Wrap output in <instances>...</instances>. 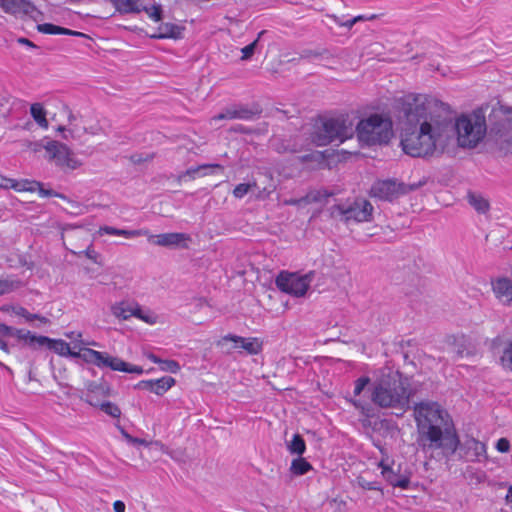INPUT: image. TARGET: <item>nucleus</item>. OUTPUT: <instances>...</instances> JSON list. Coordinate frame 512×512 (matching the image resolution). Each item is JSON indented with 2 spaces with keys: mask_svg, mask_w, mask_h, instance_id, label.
<instances>
[{
  "mask_svg": "<svg viewBox=\"0 0 512 512\" xmlns=\"http://www.w3.org/2000/svg\"><path fill=\"white\" fill-rule=\"evenodd\" d=\"M396 108L400 128H488V104L455 117L451 106L436 97L408 94L398 101Z\"/></svg>",
  "mask_w": 512,
  "mask_h": 512,
  "instance_id": "nucleus-1",
  "label": "nucleus"
},
{
  "mask_svg": "<svg viewBox=\"0 0 512 512\" xmlns=\"http://www.w3.org/2000/svg\"><path fill=\"white\" fill-rule=\"evenodd\" d=\"M414 417L418 447L424 453L439 449L444 457L451 458L460 441L449 414L436 402L422 401L415 404Z\"/></svg>",
  "mask_w": 512,
  "mask_h": 512,
  "instance_id": "nucleus-2",
  "label": "nucleus"
},
{
  "mask_svg": "<svg viewBox=\"0 0 512 512\" xmlns=\"http://www.w3.org/2000/svg\"><path fill=\"white\" fill-rule=\"evenodd\" d=\"M411 397L408 378L389 367L382 368L371 385L373 404L382 409L394 410L396 416H402L409 410Z\"/></svg>",
  "mask_w": 512,
  "mask_h": 512,
  "instance_id": "nucleus-3",
  "label": "nucleus"
},
{
  "mask_svg": "<svg viewBox=\"0 0 512 512\" xmlns=\"http://www.w3.org/2000/svg\"><path fill=\"white\" fill-rule=\"evenodd\" d=\"M455 139L444 130H404L400 145L403 151L412 157L437 156L448 151V146Z\"/></svg>",
  "mask_w": 512,
  "mask_h": 512,
  "instance_id": "nucleus-4",
  "label": "nucleus"
},
{
  "mask_svg": "<svg viewBox=\"0 0 512 512\" xmlns=\"http://www.w3.org/2000/svg\"><path fill=\"white\" fill-rule=\"evenodd\" d=\"M311 128H393L388 114L373 113L361 118L358 111L319 114L310 119Z\"/></svg>",
  "mask_w": 512,
  "mask_h": 512,
  "instance_id": "nucleus-5",
  "label": "nucleus"
},
{
  "mask_svg": "<svg viewBox=\"0 0 512 512\" xmlns=\"http://www.w3.org/2000/svg\"><path fill=\"white\" fill-rule=\"evenodd\" d=\"M330 216L346 224L350 222H370L373 219V206L363 197L341 200L329 209Z\"/></svg>",
  "mask_w": 512,
  "mask_h": 512,
  "instance_id": "nucleus-6",
  "label": "nucleus"
},
{
  "mask_svg": "<svg viewBox=\"0 0 512 512\" xmlns=\"http://www.w3.org/2000/svg\"><path fill=\"white\" fill-rule=\"evenodd\" d=\"M40 148L45 149V158L61 169L75 170L82 165L67 145L59 141L44 138L34 144L33 150Z\"/></svg>",
  "mask_w": 512,
  "mask_h": 512,
  "instance_id": "nucleus-7",
  "label": "nucleus"
},
{
  "mask_svg": "<svg viewBox=\"0 0 512 512\" xmlns=\"http://www.w3.org/2000/svg\"><path fill=\"white\" fill-rule=\"evenodd\" d=\"M426 183V179L413 184L397 182L394 179L379 180L371 186L369 195L382 201H393L400 195L415 191Z\"/></svg>",
  "mask_w": 512,
  "mask_h": 512,
  "instance_id": "nucleus-8",
  "label": "nucleus"
},
{
  "mask_svg": "<svg viewBox=\"0 0 512 512\" xmlns=\"http://www.w3.org/2000/svg\"><path fill=\"white\" fill-rule=\"evenodd\" d=\"M314 278V272L305 275L298 273L281 272L276 278V286L287 294L295 297H302L310 287Z\"/></svg>",
  "mask_w": 512,
  "mask_h": 512,
  "instance_id": "nucleus-9",
  "label": "nucleus"
},
{
  "mask_svg": "<svg viewBox=\"0 0 512 512\" xmlns=\"http://www.w3.org/2000/svg\"><path fill=\"white\" fill-rule=\"evenodd\" d=\"M262 113L260 104L253 102L251 104L233 103L226 106L220 113L211 118L212 121L217 120H254Z\"/></svg>",
  "mask_w": 512,
  "mask_h": 512,
  "instance_id": "nucleus-10",
  "label": "nucleus"
},
{
  "mask_svg": "<svg viewBox=\"0 0 512 512\" xmlns=\"http://www.w3.org/2000/svg\"><path fill=\"white\" fill-rule=\"evenodd\" d=\"M0 188L9 189L12 188L16 191H29L34 192L38 191L41 197H59L61 199H66L64 194L58 193L52 189H45L43 184L38 181H30V180H21L16 181L14 179H10L0 175Z\"/></svg>",
  "mask_w": 512,
  "mask_h": 512,
  "instance_id": "nucleus-11",
  "label": "nucleus"
},
{
  "mask_svg": "<svg viewBox=\"0 0 512 512\" xmlns=\"http://www.w3.org/2000/svg\"><path fill=\"white\" fill-rule=\"evenodd\" d=\"M354 136V130H315L311 134L312 142L317 146H339Z\"/></svg>",
  "mask_w": 512,
  "mask_h": 512,
  "instance_id": "nucleus-12",
  "label": "nucleus"
},
{
  "mask_svg": "<svg viewBox=\"0 0 512 512\" xmlns=\"http://www.w3.org/2000/svg\"><path fill=\"white\" fill-rule=\"evenodd\" d=\"M487 144L500 156L512 154V130H489Z\"/></svg>",
  "mask_w": 512,
  "mask_h": 512,
  "instance_id": "nucleus-13",
  "label": "nucleus"
},
{
  "mask_svg": "<svg viewBox=\"0 0 512 512\" xmlns=\"http://www.w3.org/2000/svg\"><path fill=\"white\" fill-rule=\"evenodd\" d=\"M381 474L383 478L393 487L407 489L410 485V473L407 471L401 472L400 465L395 469L394 464L387 465L384 461L379 463Z\"/></svg>",
  "mask_w": 512,
  "mask_h": 512,
  "instance_id": "nucleus-14",
  "label": "nucleus"
},
{
  "mask_svg": "<svg viewBox=\"0 0 512 512\" xmlns=\"http://www.w3.org/2000/svg\"><path fill=\"white\" fill-rule=\"evenodd\" d=\"M149 243L167 248H187L190 236L186 233L171 232L158 235H151Z\"/></svg>",
  "mask_w": 512,
  "mask_h": 512,
  "instance_id": "nucleus-15",
  "label": "nucleus"
},
{
  "mask_svg": "<svg viewBox=\"0 0 512 512\" xmlns=\"http://www.w3.org/2000/svg\"><path fill=\"white\" fill-rule=\"evenodd\" d=\"M361 146L388 144L394 137V130H355Z\"/></svg>",
  "mask_w": 512,
  "mask_h": 512,
  "instance_id": "nucleus-16",
  "label": "nucleus"
},
{
  "mask_svg": "<svg viewBox=\"0 0 512 512\" xmlns=\"http://www.w3.org/2000/svg\"><path fill=\"white\" fill-rule=\"evenodd\" d=\"M456 133L459 147L472 149L484 139L487 140L488 130H452Z\"/></svg>",
  "mask_w": 512,
  "mask_h": 512,
  "instance_id": "nucleus-17",
  "label": "nucleus"
},
{
  "mask_svg": "<svg viewBox=\"0 0 512 512\" xmlns=\"http://www.w3.org/2000/svg\"><path fill=\"white\" fill-rule=\"evenodd\" d=\"M491 128H512V107L498 103L489 114Z\"/></svg>",
  "mask_w": 512,
  "mask_h": 512,
  "instance_id": "nucleus-18",
  "label": "nucleus"
},
{
  "mask_svg": "<svg viewBox=\"0 0 512 512\" xmlns=\"http://www.w3.org/2000/svg\"><path fill=\"white\" fill-rule=\"evenodd\" d=\"M108 367L114 371L133 373V374H142L143 368L141 366L132 365L128 362L123 361L122 359L114 356H110L108 353L103 352V358L101 361V367Z\"/></svg>",
  "mask_w": 512,
  "mask_h": 512,
  "instance_id": "nucleus-19",
  "label": "nucleus"
},
{
  "mask_svg": "<svg viewBox=\"0 0 512 512\" xmlns=\"http://www.w3.org/2000/svg\"><path fill=\"white\" fill-rule=\"evenodd\" d=\"M1 9L11 15H31L37 11L36 6L30 0H0Z\"/></svg>",
  "mask_w": 512,
  "mask_h": 512,
  "instance_id": "nucleus-20",
  "label": "nucleus"
},
{
  "mask_svg": "<svg viewBox=\"0 0 512 512\" xmlns=\"http://www.w3.org/2000/svg\"><path fill=\"white\" fill-rule=\"evenodd\" d=\"M86 402L91 406L97 407L100 403L99 396L107 397L110 395L111 388L105 381H91L87 385Z\"/></svg>",
  "mask_w": 512,
  "mask_h": 512,
  "instance_id": "nucleus-21",
  "label": "nucleus"
},
{
  "mask_svg": "<svg viewBox=\"0 0 512 512\" xmlns=\"http://www.w3.org/2000/svg\"><path fill=\"white\" fill-rule=\"evenodd\" d=\"M225 341H232L234 342L235 348L241 347L243 348L248 354L256 355L261 352L262 350V343L259 341L258 338H243L241 336L236 335H226L222 338V340L219 342H225Z\"/></svg>",
  "mask_w": 512,
  "mask_h": 512,
  "instance_id": "nucleus-22",
  "label": "nucleus"
},
{
  "mask_svg": "<svg viewBox=\"0 0 512 512\" xmlns=\"http://www.w3.org/2000/svg\"><path fill=\"white\" fill-rule=\"evenodd\" d=\"M57 108L58 112H51V114H48V120L49 122L51 121L54 123V128H66L68 124L72 125L73 120H75L76 117L73 115L69 107L64 103L59 102Z\"/></svg>",
  "mask_w": 512,
  "mask_h": 512,
  "instance_id": "nucleus-23",
  "label": "nucleus"
},
{
  "mask_svg": "<svg viewBox=\"0 0 512 512\" xmlns=\"http://www.w3.org/2000/svg\"><path fill=\"white\" fill-rule=\"evenodd\" d=\"M184 27L174 23H161L155 33L150 35L153 39H181L183 37Z\"/></svg>",
  "mask_w": 512,
  "mask_h": 512,
  "instance_id": "nucleus-24",
  "label": "nucleus"
},
{
  "mask_svg": "<svg viewBox=\"0 0 512 512\" xmlns=\"http://www.w3.org/2000/svg\"><path fill=\"white\" fill-rule=\"evenodd\" d=\"M34 340L37 341L38 347L46 346L49 350L61 356H67V353H70V345L62 339H51L46 336H39V338H35Z\"/></svg>",
  "mask_w": 512,
  "mask_h": 512,
  "instance_id": "nucleus-25",
  "label": "nucleus"
},
{
  "mask_svg": "<svg viewBox=\"0 0 512 512\" xmlns=\"http://www.w3.org/2000/svg\"><path fill=\"white\" fill-rule=\"evenodd\" d=\"M30 114L33 120L40 128H47L49 125L48 114H51V111L46 109L43 103H33L30 106Z\"/></svg>",
  "mask_w": 512,
  "mask_h": 512,
  "instance_id": "nucleus-26",
  "label": "nucleus"
},
{
  "mask_svg": "<svg viewBox=\"0 0 512 512\" xmlns=\"http://www.w3.org/2000/svg\"><path fill=\"white\" fill-rule=\"evenodd\" d=\"M139 0H109L115 10L121 15L138 14L141 12Z\"/></svg>",
  "mask_w": 512,
  "mask_h": 512,
  "instance_id": "nucleus-27",
  "label": "nucleus"
},
{
  "mask_svg": "<svg viewBox=\"0 0 512 512\" xmlns=\"http://www.w3.org/2000/svg\"><path fill=\"white\" fill-rule=\"evenodd\" d=\"M137 303H129L126 301H121L118 303H115L111 306V312L112 314L121 319V320H128L130 317L134 316L135 308Z\"/></svg>",
  "mask_w": 512,
  "mask_h": 512,
  "instance_id": "nucleus-28",
  "label": "nucleus"
},
{
  "mask_svg": "<svg viewBox=\"0 0 512 512\" xmlns=\"http://www.w3.org/2000/svg\"><path fill=\"white\" fill-rule=\"evenodd\" d=\"M298 58H292L289 62H296L301 59L311 60L316 58H329L332 56L330 51L327 48H318V49H303L299 52Z\"/></svg>",
  "mask_w": 512,
  "mask_h": 512,
  "instance_id": "nucleus-29",
  "label": "nucleus"
},
{
  "mask_svg": "<svg viewBox=\"0 0 512 512\" xmlns=\"http://www.w3.org/2000/svg\"><path fill=\"white\" fill-rule=\"evenodd\" d=\"M272 146L275 148L276 151L279 153H295L298 152L302 146L296 143V141L288 139V140H281V139H273L272 140Z\"/></svg>",
  "mask_w": 512,
  "mask_h": 512,
  "instance_id": "nucleus-30",
  "label": "nucleus"
},
{
  "mask_svg": "<svg viewBox=\"0 0 512 512\" xmlns=\"http://www.w3.org/2000/svg\"><path fill=\"white\" fill-rule=\"evenodd\" d=\"M10 330L11 332L7 333L8 337H16L17 339L24 341L32 348L38 347L37 341L34 339L39 338V336L31 334L30 331L15 329L13 327H10Z\"/></svg>",
  "mask_w": 512,
  "mask_h": 512,
  "instance_id": "nucleus-31",
  "label": "nucleus"
},
{
  "mask_svg": "<svg viewBox=\"0 0 512 512\" xmlns=\"http://www.w3.org/2000/svg\"><path fill=\"white\" fill-rule=\"evenodd\" d=\"M467 200L478 213L484 214L489 210V202L480 194L468 192Z\"/></svg>",
  "mask_w": 512,
  "mask_h": 512,
  "instance_id": "nucleus-32",
  "label": "nucleus"
},
{
  "mask_svg": "<svg viewBox=\"0 0 512 512\" xmlns=\"http://www.w3.org/2000/svg\"><path fill=\"white\" fill-rule=\"evenodd\" d=\"M79 358H81L86 363L94 364L100 368L103 352L96 351L91 348H83L80 350Z\"/></svg>",
  "mask_w": 512,
  "mask_h": 512,
  "instance_id": "nucleus-33",
  "label": "nucleus"
},
{
  "mask_svg": "<svg viewBox=\"0 0 512 512\" xmlns=\"http://www.w3.org/2000/svg\"><path fill=\"white\" fill-rule=\"evenodd\" d=\"M213 169H222L219 164H203L196 167L187 169L182 177L189 176L191 179H195L198 175H207L211 173Z\"/></svg>",
  "mask_w": 512,
  "mask_h": 512,
  "instance_id": "nucleus-34",
  "label": "nucleus"
},
{
  "mask_svg": "<svg viewBox=\"0 0 512 512\" xmlns=\"http://www.w3.org/2000/svg\"><path fill=\"white\" fill-rule=\"evenodd\" d=\"M312 465L303 457L299 456L291 463L290 471L293 475L301 476L312 470Z\"/></svg>",
  "mask_w": 512,
  "mask_h": 512,
  "instance_id": "nucleus-35",
  "label": "nucleus"
},
{
  "mask_svg": "<svg viewBox=\"0 0 512 512\" xmlns=\"http://www.w3.org/2000/svg\"><path fill=\"white\" fill-rule=\"evenodd\" d=\"M175 384V379L170 376H165L160 379L153 380V393L163 395Z\"/></svg>",
  "mask_w": 512,
  "mask_h": 512,
  "instance_id": "nucleus-36",
  "label": "nucleus"
},
{
  "mask_svg": "<svg viewBox=\"0 0 512 512\" xmlns=\"http://www.w3.org/2000/svg\"><path fill=\"white\" fill-rule=\"evenodd\" d=\"M287 449L291 454L302 456L306 450V444L300 434H294L290 442L287 443Z\"/></svg>",
  "mask_w": 512,
  "mask_h": 512,
  "instance_id": "nucleus-37",
  "label": "nucleus"
},
{
  "mask_svg": "<svg viewBox=\"0 0 512 512\" xmlns=\"http://www.w3.org/2000/svg\"><path fill=\"white\" fill-rule=\"evenodd\" d=\"M302 162H315L316 165L312 166L313 169H323L327 166L325 155L323 152L315 151L305 154L301 157Z\"/></svg>",
  "mask_w": 512,
  "mask_h": 512,
  "instance_id": "nucleus-38",
  "label": "nucleus"
},
{
  "mask_svg": "<svg viewBox=\"0 0 512 512\" xmlns=\"http://www.w3.org/2000/svg\"><path fill=\"white\" fill-rule=\"evenodd\" d=\"M100 234H109L115 236H125L126 238L136 237L140 235L138 230H124L110 226L101 227L99 230Z\"/></svg>",
  "mask_w": 512,
  "mask_h": 512,
  "instance_id": "nucleus-39",
  "label": "nucleus"
},
{
  "mask_svg": "<svg viewBox=\"0 0 512 512\" xmlns=\"http://www.w3.org/2000/svg\"><path fill=\"white\" fill-rule=\"evenodd\" d=\"M37 30L43 34L50 35H65L67 32V28L58 26L52 23H43L37 25Z\"/></svg>",
  "mask_w": 512,
  "mask_h": 512,
  "instance_id": "nucleus-40",
  "label": "nucleus"
},
{
  "mask_svg": "<svg viewBox=\"0 0 512 512\" xmlns=\"http://www.w3.org/2000/svg\"><path fill=\"white\" fill-rule=\"evenodd\" d=\"M134 317L144 321L147 324H155L157 322L158 316L153 312L147 310L144 311L141 306L137 303L135 308Z\"/></svg>",
  "mask_w": 512,
  "mask_h": 512,
  "instance_id": "nucleus-41",
  "label": "nucleus"
},
{
  "mask_svg": "<svg viewBox=\"0 0 512 512\" xmlns=\"http://www.w3.org/2000/svg\"><path fill=\"white\" fill-rule=\"evenodd\" d=\"M142 11L146 12L149 18L155 22H159L163 19V9L160 4H154L151 7L141 6V12Z\"/></svg>",
  "mask_w": 512,
  "mask_h": 512,
  "instance_id": "nucleus-42",
  "label": "nucleus"
},
{
  "mask_svg": "<svg viewBox=\"0 0 512 512\" xmlns=\"http://www.w3.org/2000/svg\"><path fill=\"white\" fill-rule=\"evenodd\" d=\"M97 407H99L101 411L113 418H119L121 416L120 408L110 401L100 402Z\"/></svg>",
  "mask_w": 512,
  "mask_h": 512,
  "instance_id": "nucleus-43",
  "label": "nucleus"
},
{
  "mask_svg": "<svg viewBox=\"0 0 512 512\" xmlns=\"http://www.w3.org/2000/svg\"><path fill=\"white\" fill-rule=\"evenodd\" d=\"M335 193L325 188L313 191L307 195V199L312 202H320L323 199L333 196Z\"/></svg>",
  "mask_w": 512,
  "mask_h": 512,
  "instance_id": "nucleus-44",
  "label": "nucleus"
},
{
  "mask_svg": "<svg viewBox=\"0 0 512 512\" xmlns=\"http://www.w3.org/2000/svg\"><path fill=\"white\" fill-rule=\"evenodd\" d=\"M263 33H264V31L260 32L258 37H260ZM258 39L259 38H257L256 40H254L253 42H251L250 44L246 45L245 47H243L241 49V52H242L241 59L242 60H248L254 55L256 48L258 46Z\"/></svg>",
  "mask_w": 512,
  "mask_h": 512,
  "instance_id": "nucleus-45",
  "label": "nucleus"
},
{
  "mask_svg": "<svg viewBox=\"0 0 512 512\" xmlns=\"http://www.w3.org/2000/svg\"><path fill=\"white\" fill-rule=\"evenodd\" d=\"M253 187H256V183H240L234 188L233 195L236 198H243Z\"/></svg>",
  "mask_w": 512,
  "mask_h": 512,
  "instance_id": "nucleus-46",
  "label": "nucleus"
},
{
  "mask_svg": "<svg viewBox=\"0 0 512 512\" xmlns=\"http://www.w3.org/2000/svg\"><path fill=\"white\" fill-rule=\"evenodd\" d=\"M501 362L505 368L512 371V342L504 349Z\"/></svg>",
  "mask_w": 512,
  "mask_h": 512,
  "instance_id": "nucleus-47",
  "label": "nucleus"
},
{
  "mask_svg": "<svg viewBox=\"0 0 512 512\" xmlns=\"http://www.w3.org/2000/svg\"><path fill=\"white\" fill-rule=\"evenodd\" d=\"M160 369L171 373H177L180 370V365L175 360H161Z\"/></svg>",
  "mask_w": 512,
  "mask_h": 512,
  "instance_id": "nucleus-48",
  "label": "nucleus"
},
{
  "mask_svg": "<svg viewBox=\"0 0 512 512\" xmlns=\"http://www.w3.org/2000/svg\"><path fill=\"white\" fill-rule=\"evenodd\" d=\"M153 158H154L153 153L146 154V155H144L142 153H136V154H132L131 156H129V160L135 165H139L144 162L151 161Z\"/></svg>",
  "mask_w": 512,
  "mask_h": 512,
  "instance_id": "nucleus-49",
  "label": "nucleus"
},
{
  "mask_svg": "<svg viewBox=\"0 0 512 512\" xmlns=\"http://www.w3.org/2000/svg\"><path fill=\"white\" fill-rule=\"evenodd\" d=\"M357 482L359 486L366 490H380V484L376 481H367L363 477H358Z\"/></svg>",
  "mask_w": 512,
  "mask_h": 512,
  "instance_id": "nucleus-50",
  "label": "nucleus"
},
{
  "mask_svg": "<svg viewBox=\"0 0 512 512\" xmlns=\"http://www.w3.org/2000/svg\"><path fill=\"white\" fill-rule=\"evenodd\" d=\"M10 98L6 95L0 94V117L5 118L9 112Z\"/></svg>",
  "mask_w": 512,
  "mask_h": 512,
  "instance_id": "nucleus-51",
  "label": "nucleus"
},
{
  "mask_svg": "<svg viewBox=\"0 0 512 512\" xmlns=\"http://www.w3.org/2000/svg\"><path fill=\"white\" fill-rule=\"evenodd\" d=\"M370 379L368 377H360L355 382L354 394L360 395L364 388L368 385Z\"/></svg>",
  "mask_w": 512,
  "mask_h": 512,
  "instance_id": "nucleus-52",
  "label": "nucleus"
},
{
  "mask_svg": "<svg viewBox=\"0 0 512 512\" xmlns=\"http://www.w3.org/2000/svg\"><path fill=\"white\" fill-rule=\"evenodd\" d=\"M16 314L17 315H20L22 317H24L27 321H33V320H36V318H40V315L38 314H31L29 313L25 308L23 307H20L17 311H16Z\"/></svg>",
  "mask_w": 512,
  "mask_h": 512,
  "instance_id": "nucleus-53",
  "label": "nucleus"
},
{
  "mask_svg": "<svg viewBox=\"0 0 512 512\" xmlns=\"http://www.w3.org/2000/svg\"><path fill=\"white\" fill-rule=\"evenodd\" d=\"M135 389L138 390H148L153 392V380H142L138 382L135 386Z\"/></svg>",
  "mask_w": 512,
  "mask_h": 512,
  "instance_id": "nucleus-54",
  "label": "nucleus"
},
{
  "mask_svg": "<svg viewBox=\"0 0 512 512\" xmlns=\"http://www.w3.org/2000/svg\"><path fill=\"white\" fill-rule=\"evenodd\" d=\"M496 448L501 453H506L510 449V443L506 438H500L497 441Z\"/></svg>",
  "mask_w": 512,
  "mask_h": 512,
  "instance_id": "nucleus-55",
  "label": "nucleus"
},
{
  "mask_svg": "<svg viewBox=\"0 0 512 512\" xmlns=\"http://www.w3.org/2000/svg\"><path fill=\"white\" fill-rule=\"evenodd\" d=\"M13 289L12 282L8 280H0V296L10 292Z\"/></svg>",
  "mask_w": 512,
  "mask_h": 512,
  "instance_id": "nucleus-56",
  "label": "nucleus"
},
{
  "mask_svg": "<svg viewBox=\"0 0 512 512\" xmlns=\"http://www.w3.org/2000/svg\"><path fill=\"white\" fill-rule=\"evenodd\" d=\"M470 443L473 445V449L476 452V455H480L485 452V445L475 439H472Z\"/></svg>",
  "mask_w": 512,
  "mask_h": 512,
  "instance_id": "nucleus-57",
  "label": "nucleus"
},
{
  "mask_svg": "<svg viewBox=\"0 0 512 512\" xmlns=\"http://www.w3.org/2000/svg\"><path fill=\"white\" fill-rule=\"evenodd\" d=\"M359 21H360V17H353L343 23H340V26L351 28L355 23H357Z\"/></svg>",
  "mask_w": 512,
  "mask_h": 512,
  "instance_id": "nucleus-58",
  "label": "nucleus"
},
{
  "mask_svg": "<svg viewBox=\"0 0 512 512\" xmlns=\"http://www.w3.org/2000/svg\"><path fill=\"white\" fill-rule=\"evenodd\" d=\"M113 509L115 512H124L125 511V504L124 502L117 500L113 504Z\"/></svg>",
  "mask_w": 512,
  "mask_h": 512,
  "instance_id": "nucleus-59",
  "label": "nucleus"
},
{
  "mask_svg": "<svg viewBox=\"0 0 512 512\" xmlns=\"http://www.w3.org/2000/svg\"><path fill=\"white\" fill-rule=\"evenodd\" d=\"M86 255L89 259L93 260L95 263H98L97 259L99 257V254L95 250L88 249L86 251Z\"/></svg>",
  "mask_w": 512,
  "mask_h": 512,
  "instance_id": "nucleus-60",
  "label": "nucleus"
},
{
  "mask_svg": "<svg viewBox=\"0 0 512 512\" xmlns=\"http://www.w3.org/2000/svg\"><path fill=\"white\" fill-rule=\"evenodd\" d=\"M9 332H11L10 326L0 323V338L7 337Z\"/></svg>",
  "mask_w": 512,
  "mask_h": 512,
  "instance_id": "nucleus-61",
  "label": "nucleus"
},
{
  "mask_svg": "<svg viewBox=\"0 0 512 512\" xmlns=\"http://www.w3.org/2000/svg\"><path fill=\"white\" fill-rule=\"evenodd\" d=\"M18 43L26 45L31 48H37V46L32 41H30L28 38L21 37L18 39Z\"/></svg>",
  "mask_w": 512,
  "mask_h": 512,
  "instance_id": "nucleus-62",
  "label": "nucleus"
},
{
  "mask_svg": "<svg viewBox=\"0 0 512 512\" xmlns=\"http://www.w3.org/2000/svg\"><path fill=\"white\" fill-rule=\"evenodd\" d=\"M67 32L68 33H65V35H68V36L86 37V35L84 33L79 32V31H74V30H71V29H68V28H67Z\"/></svg>",
  "mask_w": 512,
  "mask_h": 512,
  "instance_id": "nucleus-63",
  "label": "nucleus"
},
{
  "mask_svg": "<svg viewBox=\"0 0 512 512\" xmlns=\"http://www.w3.org/2000/svg\"><path fill=\"white\" fill-rule=\"evenodd\" d=\"M147 358L149 360H151L153 363H156V364H160L161 363V360L158 356H156L155 354L153 353H149L147 354Z\"/></svg>",
  "mask_w": 512,
  "mask_h": 512,
  "instance_id": "nucleus-64",
  "label": "nucleus"
}]
</instances>
